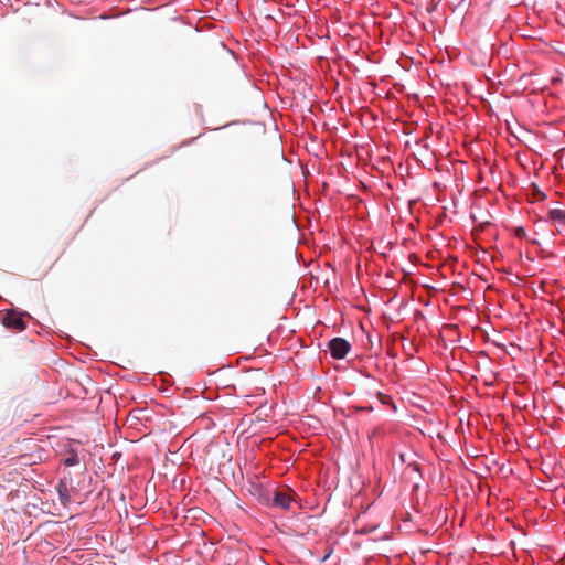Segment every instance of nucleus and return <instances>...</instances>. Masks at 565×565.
<instances>
[{
	"label": "nucleus",
	"mask_w": 565,
	"mask_h": 565,
	"mask_svg": "<svg viewBox=\"0 0 565 565\" xmlns=\"http://www.w3.org/2000/svg\"><path fill=\"white\" fill-rule=\"evenodd\" d=\"M526 235V232H525V228L524 227H518L515 230V236L519 237V238H523L525 237Z\"/></svg>",
	"instance_id": "0eeeda50"
},
{
	"label": "nucleus",
	"mask_w": 565,
	"mask_h": 565,
	"mask_svg": "<svg viewBox=\"0 0 565 565\" xmlns=\"http://www.w3.org/2000/svg\"><path fill=\"white\" fill-rule=\"evenodd\" d=\"M4 324L9 328H13L17 330H23L25 328V323L21 317L15 315H8L4 318Z\"/></svg>",
	"instance_id": "39448f33"
},
{
	"label": "nucleus",
	"mask_w": 565,
	"mask_h": 565,
	"mask_svg": "<svg viewBox=\"0 0 565 565\" xmlns=\"http://www.w3.org/2000/svg\"><path fill=\"white\" fill-rule=\"evenodd\" d=\"M57 493H58V498H60V501L62 502V504L66 505L70 503V501H71L70 491H68V487H67V481L65 479L60 480V482L57 484Z\"/></svg>",
	"instance_id": "20e7f679"
},
{
	"label": "nucleus",
	"mask_w": 565,
	"mask_h": 565,
	"mask_svg": "<svg viewBox=\"0 0 565 565\" xmlns=\"http://www.w3.org/2000/svg\"><path fill=\"white\" fill-rule=\"evenodd\" d=\"M78 462H79V459H78L77 454H75V452L71 454L70 456H67V457L64 459V465H65L66 467L76 466V465H78Z\"/></svg>",
	"instance_id": "423d86ee"
},
{
	"label": "nucleus",
	"mask_w": 565,
	"mask_h": 565,
	"mask_svg": "<svg viewBox=\"0 0 565 565\" xmlns=\"http://www.w3.org/2000/svg\"><path fill=\"white\" fill-rule=\"evenodd\" d=\"M292 498L288 493L276 491L274 493L271 505L282 510H289Z\"/></svg>",
	"instance_id": "7ed1b4c3"
},
{
	"label": "nucleus",
	"mask_w": 565,
	"mask_h": 565,
	"mask_svg": "<svg viewBox=\"0 0 565 565\" xmlns=\"http://www.w3.org/2000/svg\"><path fill=\"white\" fill-rule=\"evenodd\" d=\"M546 223H552L557 233L565 236V209H551L543 218Z\"/></svg>",
	"instance_id": "f257e3e1"
},
{
	"label": "nucleus",
	"mask_w": 565,
	"mask_h": 565,
	"mask_svg": "<svg viewBox=\"0 0 565 565\" xmlns=\"http://www.w3.org/2000/svg\"><path fill=\"white\" fill-rule=\"evenodd\" d=\"M328 349L333 359H343L351 349V344L343 338H333L328 342Z\"/></svg>",
	"instance_id": "f03ea898"
}]
</instances>
